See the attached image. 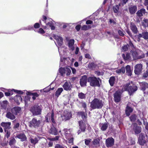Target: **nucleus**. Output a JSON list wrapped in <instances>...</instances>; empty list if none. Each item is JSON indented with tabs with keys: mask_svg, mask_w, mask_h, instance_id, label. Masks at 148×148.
<instances>
[{
	"mask_svg": "<svg viewBox=\"0 0 148 148\" xmlns=\"http://www.w3.org/2000/svg\"><path fill=\"white\" fill-rule=\"evenodd\" d=\"M104 102L97 98L94 99L91 102L90 107L93 109H100L103 106Z\"/></svg>",
	"mask_w": 148,
	"mask_h": 148,
	"instance_id": "obj_1",
	"label": "nucleus"
},
{
	"mask_svg": "<svg viewBox=\"0 0 148 148\" xmlns=\"http://www.w3.org/2000/svg\"><path fill=\"white\" fill-rule=\"evenodd\" d=\"M132 55L134 60H136L143 58L145 54L140 51L138 49L131 51Z\"/></svg>",
	"mask_w": 148,
	"mask_h": 148,
	"instance_id": "obj_2",
	"label": "nucleus"
},
{
	"mask_svg": "<svg viewBox=\"0 0 148 148\" xmlns=\"http://www.w3.org/2000/svg\"><path fill=\"white\" fill-rule=\"evenodd\" d=\"M130 83L127 84L123 86L124 91H127L129 94L131 95L137 90V87L135 85L130 86Z\"/></svg>",
	"mask_w": 148,
	"mask_h": 148,
	"instance_id": "obj_3",
	"label": "nucleus"
},
{
	"mask_svg": "<svg viewBox=\"0 0 148 148\" xmlns=\"http://www.w3.org/2000/svg\"><path fill=\"white\" fill-rule=\"evenodd\" d=\"M42 109L41 106L38 105H35L32 107L30 110L33 115L36 116L41 114Z\"/></svg>",
	"mask_w": 148,
	"mask_h": 148,
	"instance_id": "obj_4",
	"label": "nucleus"
},
{
	"mask_svg": "<svg viewBox=\"0 0 148 148\" xmlns=\"http://www.w3.org/2000/svg\"><path fill=\"white\" fill-rule=\"evenodd\" d=\"M53 37L56 40V42H55V43L58 47L59 52L60 53V47L62 46L63 43L62 38L60 36L55 34L53 35ZM60 56H61L60 54Z\"/></svg>",
	"mask_w": 148,
	"mask_h": 148,
	"instance_id": "obj_5",
	"label": "nucleus"
},
{
	"mask_svg": "<svg viewBox=\"0 0 148 148\" xmlns=\"http://www.w3.org/2000/svg\"><path fill=\"white\" fill-rule=\"evenodd\" d=\"M99 78H97L95 77H90L88 78V80L90 85L92 86H100Z\"/></svg>",
	"mask_w": 148,
	"mask_h": 148,
	"instance_id": "obj_6",
	"label": "nucleus"
},
{
	"mask_svg": "<svg viewBox=\"0 0 148 148\" xmlns=\"http://www.w3.org/2000/svg\"><path fill=\"white\" fill-rule=\"evenodd\" d=\"M43 21L45 23L47 26L51 27V30H53L55 29V27L53 25V21L52 19L50 18H47L45 16H43Z\"/></svg>",
	"mask_w": 148,
	"mask_h": 148,
	"instance_id": "obj_7",
	"label": "nucleus"
},
{
	"mask_svg": "<svg viewBox=\"0 0 148 148\" xmlns=\"http://www.w3.org/2000/svg\"><path fill=\"white\" fill-rule=\"evenodd\" d=\"M41 123V121L40 120H37L35 118H34L29 122V126L37 128L40 126Z\"/></svg>",
	"mask_w": 148,
	"mask_h": 148,
	"instance_id": "obj_8",
	"label": "nucleus"
},
{
	"mask_svg": "<svg viewBox=\"0 0 148 148\" xmlns=\"http://www.w3.org/2000/svg\"><path fill=\"white\" fill-rule=\"evenodd\" d=\"M141 38H143L145 40L148 39V32L144 31L142 34H139L135 36V40L138 42L140 41Z\"/></svg>",
	"mask_w": 148,
	"mask_h": 148,
	"instance_id": "obj_9",
	"label": "nucleus"
},
{
	"mask_svg": "<svg viewBox=\"0 0 148 148\" xmlns=\"http://www.w3.org/2000/svg\"><path fill=\"white\" fill-rule=\"evenodd\" d=\"M45 121L47 122H51V121L53 123H55L54 119V113L53 111L51 112H49L47 114L45 117Z\"/></svg>",
	"mask_w": 148,
	"mask_h": 148,
	"instance_id": "obj_10",
	"label": "nucleus"
},
{
	"mask_svg": "<svg viewBox=\"0 0 148 148\" xmlns=\"http://www.w3.org/2000/svg\"><path fill=\"white\" fill-rule=\"evenodd\" d=\"M124 91L123 89L121 91L118 90L114 95V101L116 102H118L121 100V96L122 93Z\"/></svg>",
	"mask_w": 148,
	"mask_h": 148,
	"instance_id": "obj_11",
	"label": "nucleus"
},
{
	"mask_svg": "<svg viewBox=\"0 0 148 148\" xmlns=\"http://www.w3.org/2000/svg\"><path fill=\"white\" fill-rule=\"evenodd\" d=\"M59 71L62 76H64L65 74L67 75H69L71 73V69L68 67L65 68H61L59 69Z\"/></svg>",
	"mask_w": 148,
	"mask_h": 148,
	"instance_id": "obj_12",
	"label": "nucleus"
},
{
	"mask_svg": "<svg viewBox=\"0 0 148 148\" xmlns=\"http://www.w3.org/2000/svg\"><path fill=\"white\" fill-rule=\"evenodd\" d=\"M143 65L141 64L136 65L134 67V73L136 75H139L141 72Z\"/></svg>",
	"mask_w": 148,
	"mask_h": 148,
	"instance_id": "obj_13",
	"label": "nucleus"
},
{
	"mask_svg": "<svg viewBox=\"0 0 148 148\" xmlns=\"http://www.w3.org/2000/svg\"><path fill=\"white\" fill-rule=\"evenodd\" d=\"M63 131L65 137L67 139H69L72 136V135L70 129H64Z\"/></svg>",
	"mask_w": 148,
	"mask_h": 148,
	"instance_id": "obj_14",
	"label": "nucleus"
},
{
	"mask_svg": "<svg viewBox=\"0 0 148 148\" xmlns=\"http://www.w3.org/2000/svg\"><path fill=\"white\" fill-rule=\"evenodd\" d=\"M138 142L140 145H143L146 143L145 137L142 133H140L139 135Z\"/></svg>",
	"mask_w": 148,
	"mask_h": 148,
	"instance_id": "obj_15",
	"label": "nucleus"
},
{
	"mask_svg": "<svg viewBox=\"0 0 148 148\" xmlns=\"http://www.w3.org/2000/svg\"><path fill=\"white\" fill-rule=\"evenodd\" d=\"M114 143V140L112 138H109L106 140V143L107 147H110L112 146Z\"/></svg>",
	"mask_w": 148,
	"mask_h": 148,
	"instance_id": "obj_16",
	"label": "nucleus"
},
{
	"mask_svg": "<svg viewBox=\"0 0 148 148\" xmlns=\"http://www.w3.org/2000/svg\"><path fill=\"white\" fill-rule=\"evenodd\" d=\"M61 116L63 120H66L70 119L71 116V114L69 112L65 111Z\"/></svg>",
	"mask_w": 148,
	"mask_h": 148,
	"instance_id": "obj_17",
	"label": "nucleus"
},
{
	"mask_svg": "<svg viewBox=\"0 0 148 148\" xmlns=\"http://www.w3.org/2000/svg\"><path fill=\"white\" fill-rule=\"evenodd\" d=\"M75 41L73 39H71L68 41V46L70 50L73 51L75 49V46L74 45Z\"/></svg>",
	"mask_w": 148,
	"mask_h": 148,
	"instance_id": "obj_18",
	"label": "nucleus"
},
{
	"mask_svg": "<svg viewBox=\"0 0 148 148\" xmlns=\"http://www.w3.org/2000/svg\"><path fill=\"white\" fill-rule=\"evenodd\" d=\"M87 77L86 75L83 76L80 80V85L81 86H86Z\"/></svg>",
	"mask_w": 148,
	"mask_h": 148,
	"instance_id": "obj_19",
	"label": "nucleus"
},
{
	"mask_svg": "<svg viewBox=\"0 0 148 148\" xmlns=\"http://www.w3.org/2000/svg\"><path fill=\"white\" fill-rule=\"evenodd\" d=\"M11 123L9 122H2L1 124V126L4 128L5 132H6V130H8L10 128V125Z\"/></svg>",
	"mask_w": 148,
	"mask_h": 148,
	"instance_id": "obj_20",
	"label": "nucleus"
},
{
	"mask_svg": "<svg viewBox=\"0 0 148 148\" xmlns=\"http://www.w3.org/2000/svg\"><path fill=\"white\" fill-rule=\"evenodd\" d=\"M133 125V130L136 134H138L141 132V127H140L137 126V124L136 123H134Z\"/></svg>",
	"mask_w": 148,
	"mask_h": 148,
	"instance_id": "obj_21",
	"label": "nucleus"
},
{
	"mask_svg": "<svg viewBox=\"0 0 148 148\" xmlns=\"http://www.w3.org/2000/svg\"><path fill=\"white\" fill-rule=\"evenodd\" d=\"M64 90H70L72 88L71 84L70 82H66L63 86Z\"/></svg>",
	"mask_w": 148,
	"mask_h": 148,
	"instance_id": "obj_22",
	"label": "nucleus"
},
{
	"mask_svg": "<svg viewBox=\"0 0 148 148\" xmlns=\"http://www.w3.org/2000/svg\"><path fill=\"white\" fill-rule=\"evenodd\" d=\"M11 111L12 113L16 115L21 112V108L18 107H15L11 109Z\"/></svg>",
	"mask_w": 148,
	"mask_h": 148,
	"instance_id": "obj_23",
	"label": "nucleus"
},
{
	"mask_svg": "<svg viewBox=\"0 0 148 148\" xmlns=\"http://www.w3.org/2000/svg\"><path fill=\"white\" fill-rule=\"evenodd\" d=\"M137 9V7L136 5H131L129 8V12L131 14L135 13Z\"/></svg>",
	"mask_w": 148,
	"mask_h": 148,
	"instance_id": "obj_24",
	"label": "nucleus"
},
{
	"mask_svg": "<svg viewBox=\"0 0 148 148\" xmlns=\"http://www.w3.org/2000/svg\"><path fill=\"white\" fill-rule=\"evenodd\" d=\"M141 89L143 90H145L146 88H148V84L145 82H141L140 83Z\"/></svg>",
	"mask_w": 148,
	"mask_h": 148,
	"instance_id": "obj_25",
	"label": "nucleus"
},
{
	"mask_svg": "<svg viewBox=\"0 0 148 148\" xmlns=\"http://www.w3.org/2000/svg\"><path fill=\"white\" fill-rule=\"evenodd\" d=\"M14 100L17 104H19L20 102L22 101V98L21 96L19 95H17L14 97Z\"/></svg>",
	"mask_w": 148,
	"mask_h": 148,
	"instance_id": "obj_26",
	"label": "nucleus"
},
{
	"mask_svg": "<svg viewBox=\"0 0 148 148\" xmlns=\"http://www.w3.org/2000/svg\"><path fill=\"white\" fill-rule=\"evenodd\" d=\"M16 137L21 139V141H24L26 139V137L23 134H18L16 136Z\"/></svg>",
	"mask_w": 148,
	"mask_h": 148,
	"instance_id": "obj_27",
	"label": "nucleus"
},
{
	"mask_svg": "<svg viewBox=\"0 0 148 148\" xmlns=\"http://www.w3.org/2000/svg\"><path fill=\"white\" fill-rule=\"evenodd\" d=\"M120 5L121 3H119V5H116L113 6L112 10L114 13L117 14L119 13V10Z\"/></svg>",
	"mask_w": 148,
	"mask_h": 148,
	"instance_id": "obj_28",
	"label": "nucleus"
},
{
	"mask_svg": "<svg viewBox=\"0 0 148 148\" xmlns=\"http://www.w3.org/2000/svg\"><path fill=\"white\" fill-rule=\"evenodd\" d=\"M145 13V9L143 8L140 10H138L136 13V14L139 17L142 16L143 14Z\"/></svg>",
	"mask_w": 148,
	"mask_h": 148,
	"instance_id": "obj_29",
	"label": "nucleus"
},
{
	"mask_svg": "<svg viewBox=\"0 0 148 148\" xmlns=\"http://www.w3.org/2000/svg\"><path fill=\"white\" fill-rule=\"evenodd\" d=\"M130 28L133 32L135 34L137 33L138 32L137 28L134 24L131 23L130 24Z\"/></svg>",
	"mask_w": 148,
	"mask_h": 148,
	"instance_id": "obj_30",
	"label": "nucleus"
},
{
	"mask_svg": "<svg viewBox=\"0 0 148 148\" xmlns=\"http://www.w3.org/2000/svg\"><path fill=\"white\" fill-rule=\"evenodd\" d=\"M39 139L38 137H33L30 138V140L31 143L34 145H35L38 142V141Z\"/></svg>",
	"mask_w": 148,
	"mask_h": 148,
	"instance_id": "obj_31",
	"label": "nucleus"
},
{
	"mask_svg": "<svg viewBox=\"0 0 148 148\" xmlns=\"http://www.w3.org/2000/svg\"><path fill=\"white\" fill-rule=\"evenodd\" d=\"M79 124L80 127V128L81 129L82 131L84 132L86 129L85 125L84 123L82 121H80L79 122Z\"/></svg>",
	"mask_w": 148,
	"mask_h": 148,
	"instance_id": "obj_32",
	"label": "nucleus"
},
{
	"mask_svg": "<svg viewBox=\"0 0 148 148\" xmlns=\"http://www.w3.org/2000/svg\"><path fill=\"white\" fill-rule=\"evenodd\" d=\"M11 90L12 91H14L16 93L19 94H23L25 93V92H26V91H27L26 90L21 91L20 90H17L14 89H12V90L9 89L8 90V91L9 92H10Z\"/></svg>",
	"mask_w": 148,
	"mask_h": 148,
	"instance_id": "obj_33",
	"label": "nucleus"
},
{
	"mask_svg": "<svg viewBox=\"0 0 148 148\" xmlns=\"http://www.w3.org/2000/svg\"><path fill=\"white\" fill-rule=\"evenodd\" d=\"M133 109L127 106L125 110V113L127 116H129L130 113H131Z\"/></svg>",
	"mask_w": 148,
	"mask_h": 148,
	"instance_id": "obj_34",
	"label": "nucleus"
},
{
	"mask_svg": "<svg viewBox=\"0 0 148 148\" xmlns=\"http://www.w3.org/2000/svg\"><path fill=\"white\" fill-rule=\"evenodd\" d=\"M115 81V79L114 77L112 76L110 77L109 82L110 85L112 86H114Z\"/></svg>",
	"mask_w": 148,
	"mask_h": 148,
	"instance_id": "obj_35",
	"label": "nucleus"
},
{
	"mask_svg": "<svg viewBox=\"0 0 148 148\" xmlns=\"http://www.w3.org/2000/svg\"><path fill=\"white\" fill-rule=\"evenodd\" d=\"M125 71V69L123 67H122L121 69H117L116 71V73L119 74L124 73Z\"/></svg>",
	"mask_w": 148,
	"mask_h": 148,
	"instance_id": "obj_36",
	"label": "nucleus"
},
{
	"mask_svg": "<svg viewBox=\"0 0 148 148\" xmlns=\"http://www.w3.org/2000/svg\"><path fill=\"white\" fill-rule=\"evenodd\" d=\"M6 116L8 118L11 120H14L15 118V116L10 112L7 113L6 114Z\"/></svg>",
	"mask_w": 148,
	"mask_h": 148,
	"instance_id": "obj_37",
	"label": "nucleus"
},
{
	"mask_svg": "<svg viewBox=\"0 0 148 148\" xmlns=\"http://www.w3.org/2000/svg\"><path fill=\"white\" fill-rule=\"evenodd\" d=\"M126 72L127 74L130 76L132 75V72L131 70L130 66L129 65H127L125 67Z\"/></svg>",
	"mask_w": 148,
	"mask_h": 148,
	"instance_id": "obj_38",
	"label": "nucleus"
},
{
	"mask_svg": "<svg viewBox=\"0 0 148 148\" xmlns=\"http://www.w3.org/2000/svg\"><path fill=\"white\" fill-rule=\"evenodd\" d=\"M63 91V89L62 88H58L56 92L55 96L57 97H58Z\"/></svg>",
	"mask_w": 148,
	"mask_h": 148,
	"instance_id": "obj_39",
	"label": "nucleus"
},
{
	"mask_svg": "<svg viewBox=\"0 0 148 148\" xmlns=\"http://www.w3.org/2000/svg\"><path fill=\"white\" fill-rule=\"evenodd\" d=\"M108 124L106 123H102L100 125V127H101V129L102 131H105L107 129L108 127Z\"/></svg>",
	"mask_w": 148,
	"mask_h": 148,
	"instance_id": "obj_40",
	"label": "nucleus"
},
{
	"mask_svg": "<svg viewBox=\"0 0 148 148\" xmlns=\"http://www.w3.org/2000/svg\"><path fill=\"white\" fill-rule=\"evenodd\" d=\"M99 140L98 139H94L92 142L93 145L95 147H99Z\"/></svg>",
	"mask_w": 148,
	"mask_h": 148,
	"instance_id": "obj_41",
	"label": "nucleus"
},
{
	"mask_svg": "<svg viewBox=\"0 0 148 148\" xmlns=\"http://www.w3.org/2000/svg\"><path fill=\"white\" fill-rule=\"evenodd\" d=\"M50 131V133L53 135H56L57 134V130L54 127H52L51 128Z\"/></svg>",
	"mask_w": 148,
	"mask_h": 148,
	"instance_id": "obj_42",
	"label": "nucleus"
},
{
	"mask_svg": "<svg viewBox=\"0 0 148 148\" xmlns=\"http://www.w3.org/2000/svg\"><path fill=\"white\" fill-rule=\"evenodd\" d=\"M122 57L125 60H130L131 59V56L130 53H127L126 55L123 54Z\"/></svg>",
	"mask_w": 148,
	"mask_h": 148,
	"instance_id": "obj_43",
	"label": "nucleus"
},
{
	"mask_svg": "<svg viewBox=\"0 0 148 148\" xmlns=\"http://www.w3.org/2000/svg\"><path fill=\"white\" fill-rule=\"evenodd\" d=\"M26 94L27 95H32L33 96L38 97L39 96L38 94L37 93H32L29 91H26Z\"/></svg>",
	"mask_w": 148,
	"mask_h": 148,
	"instance_id": "obj_44",
	"label": "nucleus"
},
{
	"mask_svg": "<svg viewBox=\"0 0 148 148\" xmlns=\"http://www.w3.org/2000/svg\"><path fill=\"white\" fill-rule=\"evenodd\" d=\"M142 25L144 27H148V20L147 19L143 20L142 22Z\"/></svg>",
	"mask_w": 148,
	"mask_h": 148,
	"instance_id": "obj_45",
	"label": "nucleus"
},
{
	"mask_svg": "<svg viewBox=\"0 0 148 148\" xmlns=\"http://www.w3.org/2000/svg\"><path fill=\"white\" fill-rule=\"evenodd\" d=\"M8 101L6 100L3 101L1 103V106L3 108H5L8 105Z\"/></svg>",
	"mask_w": 148,
	"mask_h": 148,
	"instance_id": "obj_46",
	"label": "nucleus"
},
{
	"mask_svg": "<svg viewBox=\"0 0 148 148\" xmlns=\"http://www.w3.org/2000/svg\"><path fill=\"white\" fill-rule=\"evenodd\" d=\"M78 114L79 116H81V117L82 119L85 118L86 115H85V113L83 112H78Z\"/></svg>",
	"mask_w": 148,
	"mask_h": 148,
	"instance_id": "obj_47",
	"label": "nucleus"
},
{
	"mask_svg": "<svg viewBox=\"0 0 148 148\" xmlns=\"http://www.w3.org/2000/svg\"><path fill=\"white\" fill-rule=\"evenodd\" d=\"M78 96L81 99H84L86 97L85 94L82 92H80L79 93Z\"/></svg>",
	"mask_w": 148,
	"mask_h": 148,
	"instance_id": "obj_48",
	"label": "nucleus"
},
{
	"mask_svg": "<svg viewBox=\"0 0 148 148\" xmlns=\"http://www.w3.org/2000/svg\"><path fill=\"white\" fill-rule=\"evenodd\" d=\"M130 120L132 122L134 121L136 119V116L134 114L132 115L130 117Z\"/></svg>",
	"mask_w": 148,
	"mask_h": 148,
	"instance_id": "obj_49",
	"label": "nucleus"
},
{
	"mask_svg": "<svg viewBox=\"0 0 148 148\" xmlns=\"http://www.w3.org/2000/svg\"><path fill=\"white\" fill-rule=\"evenodd\" d=\"M16 141L14 138H11L10 142L9 145H13L16 143Z\"/></svg>",
	"mask_w": 148,
	"mask_h": 148,
	"instance_id": "obj_50",
	"label": "nucleus"
},
{
	"mask_svg": "<svg viewBox=\"0 0 148 148\" xmlns=\"http://www.w3.org/2000/svg\"><path fill=\"white\" fill-rule=\"evenodd\" d=\"M89 26H87L86 25H84L82 26V29L83 30H86L88 29L89 28H90V27H89Z\"/></svg>",
	"mask_w": 148,
	"mask_h": 148,
	"instance_id": "obj_51",
	"label": "nucleus"
},
{
	"mask_svg": "<svg viewBox=\"0 0 148 148\" xmlns=\"http://www.w3.org/2000/svg\"><path fill=\"white\" fill-rule=\"evenodd\" d=\"M6 132L5 136L7 138H8L10 135V131L9 130H6V132Z\"/></svg>",
	"mask_w": 148,
	"mask_h": 148,
	"instance_id": "obj_52",
	"label": "nucleus"
},
{
	"mask_svg": "<svg viewBox=\"0 0 148 148\" xmlns=\"http://www.w3.org/2000/svg\"><path fill=\"white\" fill-rule=\"evenodd\" d=\"M85 143L86 145H88L91 141V139H85Z\"/></svg>",
	"mask_w": 148,
	"mask_h": 148,
	"instance_id": "obj_53",
	"label": "nucleus"
},
{
	"mask_svg": "<svg viewBox=\"0 0 148 148\" xmlns=\"http://www.w3.org/2000/svg\"><path fill=\"white\" fill-rule=\"evenodd\" d=\"M128 49L127 45H124L122 47V50L123 51H126Z\"/></svg>",
	"mask_w": 148,
	"mask_h": 148,
	"instance_id": "obj_54",
	"label": "nucleus"
},
{
	"mask_svg": "<svg viewBox=\"0 0 148 148\" xmlns=\"http://www.w3.org/2000/svg\"><path fill=\"white\" fill-rule=\"evenodd\" d=\"M127 45H128L129 48H130L132 49L134 47L132 43L130 41H129V44Z\"/></svg>",
	"mask_w": 148,
	"mask_h": 148,
	"instance_id": "obj_55",
	"label": "nucleus"
},
{
	"mask_svg": "<svg viewBox=\"0 0 148 148\" xmlns=\"http://www.w3.org/2000/svg\"><path fill=\"white\" fill-rule=\"evenodd\" d=\"M85 57L86 58L91 59L92 58L91 56L88 53L85 54Z\"/></svg>",
	"mask_w": 148,
	"mask_h": 148,
	"instance_id": "obj_56",
	"label": "nucleus"
},
{
	"mask_svg": "<svg viewBox=\"0 0 148 148\" xmlns=\"http://www.w3.org/2000/svg\"><path fill=\"white\" fill-rule=\"evenodd\" d=\"M38 32L40 34H43L45 33V32L42 28H40L38 31Z\"/></svg>",
	"mask_w": 148,
	"mask_h": 148,
	"instance_id": "obj_57",
	"label": "nucleus"
},
{
	"mask_svg": "<svg viewBox=\"0 0 148 148\" xmlns=\"http://www.w3.org/2000/svg\"><path fill=\"white\" fill-rule=\"evenodd\" d=\"M75 47V53L76 54H77L79 53V47L77 46Z\"/></svg>",
	"mask_w": 148,
	"mask_h": 148,
	"instance_id": "obj_58",
	"label": "nucleus"
},
{
	"mask_svg": "<svg viewBox=\"0 0 148 148\" xmlns=\"http://www.w3.org/2000/svg\"><path fill=\"white\" fill-rule=\"evenodd\" d=\"M118 33L119 35L122 36H123L124 35V34L123 31L121 30H119L118 31Z\"/></svg>",
	"mask_w": 148,
	"mask_h": 148,
	"instance_id": "obj_59",
	"label": "nucleus"
},
{
	"mask_svg": "<svg viewBox=\"0 0 148 148\" xmlns=\"http://www.w3.org/2000/svg\"><path fill=\"white\" fill-rule=\"evenodd\" d=\"M68 140H69V143H73V136L71 137Z\"/></svg>",
	"mask_w": 148,
	"mask_h": 148,
	"instance_id": "obj_60",
	"label": "nucleus"
},
{
	"mask_svg": "<svg viewBox=\"0 0 148 148\" xmlns=\"http://www.w3.org/2000/svg\"><path fill=\"white\" fill-rule=\"evenodd\" d=\"M34 27L35 28H38L40 27V25L38 23H35L34 25Z\"/></svg>",
	"mask_w": 148,
	"mask_h": 148,
	"instance_id": "obj_61",
	"label": "nucleus"
},
{
	"mask_svg": "<svg viewBox=\"0 0 148 148\" xmlns=\"http://www.w3.org/2000/svg\"><path fill=\"white\" fill-rule=\"evenodd\" d=\"M109 23L110 24H111L112 25H114L116 23L115 21L112 19L110 20Z\"/></svg>",
	"mask_w": 148,
	"mask_h": 148,
	"instance_id": "obj_62",
	"label": "nucleus"
},
{
	"mask_svg": "<svg viewBox=\"0 0 148 148\" xmlns=\"http://www.w3.org/2000/svg\"><path fill=\"white\" fill-rule=\"evenodd\" d=\"M55 148H64V147L59 144H57Z\"/></svg>",
	"mask_w": 148,
	"mask_h": 148,
	"instance_id": "obj_63",
	"label": "nucleus"
},
{
	"mask_svg": "<svg viewBox=\"0 0 148 148\" xmlns=\"http://www.w3.org/2000/svg\"><path fill=\"white\" fill-rule=\"evenodd\" d=\"M143 77L145 78L147 77H148V72H146L144 73L143 75Z\"/></svg>",
	"mask_w": 148,
	"mask_h": 148,
	"instance_id": "obj_64",
	"label": "nucleus"
}]
</instances>
